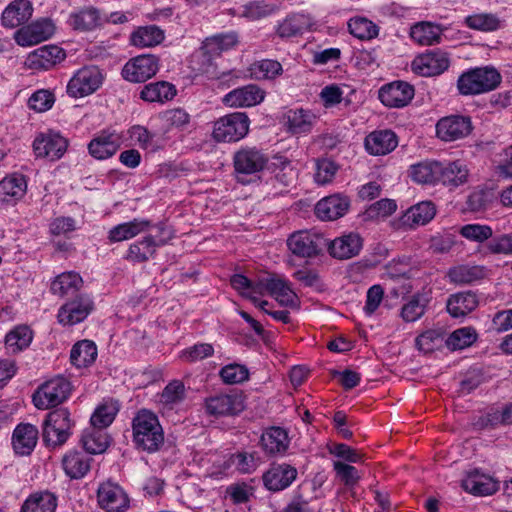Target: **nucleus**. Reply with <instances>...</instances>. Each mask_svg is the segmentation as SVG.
<instances>
[{
  "instance_id": "29",
  "label": "nucleus",
  "mask_w": 512,
  "mask_h": 512,
  "mask_svg": "<svg viewBox=\"0 0 512 512\" xmlns=\"http://www.w3.org/2000/svg\"><path fill=\"white\" fill-rule=\"evenodd\" d=\"M288 131L294 135L308 134L312 131L317 117L310 110L290 109L285 114Z\"/></svg>"
},
{
  "instance_id": "9",
  "label": "nucleus",
  "mask_w": 512,
  "mask_h": 512,
  "mask_svg": "<svg viewBox=\"0 0 512 512\" xmlns=\"http://www.w3.org/2000/svg\"><path fill=\"white\" fill-rule=\"evenodd\" d=\"M93 309L94 302L88 295H77L60 307L58 320L63 325L72 326L85 320Z\"/></svg>"
},
{
  "instance_id": "43",
  "label": "nucleus",
  "mask_w": 512,
  "mask_h": 512,
  "mask_svg": "<svg viewBox=\"0 0 512 512\" xmlns=\"http://www.w3.org/2000/svg\"><path fill=\"white\" fill-rule=\"evenodd\" d=\"M435 214V205L431 201H423L406 211L403 223L410 227L425 225L434 218Z\"/></svg>"
},
{
  "instance_id": "10",
  "label": "nucleus",
  "mask_w": 512,
  "mask_h": 512,
  "mask_svg": "<svg viewBox=\"0 0 512 512\" xmlns=\"http://www.w3.org/2000/svg\"><path fill=\"white\" fill-rule=\"evenodd\" d=\"M99 506L107 512H124L129 507V498L117 483L106 481L97 490Z\"/></svg>"
},
{
  "instance_id": "18",
  "label": "nucleus",
  "mask_w": 512,
  "mask_h": 512,
  "mask_svg": "<svg viewBox=\"0 0 512 512\" xmlns=\"http://www.w3.org/2000/svg\"><path fill=\"white\" fill-rule=\"evenodd\" d=\"M205 410L211 416H232L244 410V403L238 394H219L205 400Z\"/></svg>"
},
{
  "instance_id": "37",
  "label": "nucleus",
  "mask_w": 512,
  "mask_h": 512,
  "mask_svg": "<svg viewBox=\"0 0 512 512\" xmlns=\"http://www.w3.org/2000/svg\"><path fill=\"white\" fill-rule=\"evenodd\" d=\"M478 306V300L475 294L463 292L451 295L447 301V311L454 317H464Z\"/></svg>"
},
{
  "instance_id": "63",
  "label": "nucleus",
  "mask_w": 512,
  "mask_h": 512,
  "mask_svg": "<svg viewBox=\"0 0 512 512\" xmlns=\"http://www.w3.org/2000/svg\"><path fill=\"white\" fill-rule=\"evenodd\" d=\"M54 95L48 90H38L31 95L28 105L36 112H45L54 104Z\"/></svg>"
},
{
  "instance_id": "34",
  "label": "nucleus",
  "mask_w": 512,
  "mask_h": 512,
  "mask_svg": "<svg viewBox=\"0 0 512 512\" xmlns=\"http://www.w3.org/2000/svg\"><path fill=\"white\" fill-rule=\"evenodd\" d=\"M80 443L87 453L101 454L107 450L110 438L103 429L91 425L83 431Z\"/></svg>"
},
{
  "instance_id": "1",
  "label": "nucleus",
  "mask_w": 512,
  "mask_h": 512,
  "mask_svg": "<svg viewBox=\"0 0 512 512\" xmlns=\"http://www.w3.org/2000/svg\"><path fill=\"white\" fill-rule=\"evenodd\" d=\"M133 441L138 449L153 453L164 443V433L158 417L146 409L140 410L132 421Z\"/></svg>"
},
{
  "instance_id": "62",
  "label": "nucleus",
  "mask_w": 512,
  "mask_h": 512,
  "mask_svg": "<svg viewBox=\"0 0 512 512\" xmlns=\"http://www.w3.org/2000/svg\"><path fill=\"white\" fill-rule=\"evenodd\" d=\"M70 436V431L60 430V427H53V425L43 424V441L47 446H60L63 445Z\"/></svg>"
},
{
  "instance_id": "21",
  "label": "nucleus",
  "mask_w": 512,
  "mask_h": 512,
  "mask_svg": "<svg viewBox=\"0 0 512 512\" xmlns=\"http://www.w3.org/2000/svg\"><path fill=\"white\" fill-rule=\"evenodd\" d=\"M350 207L347 196L340 194L330 195L321 199L315 207V214L324 221H333L344 216Z\"/></svg>"
},
{
  "instance_id": "35",
  "label": "nucleus",
  "mask_w": 512,
  "mask_h": 512,
  "mask_svg": "<svg viewBox=\"0 0 512 512\" xmlns=\"http://www.w3.org/2000/svg\"><path fill=\"white\" fill-rule=\"evenodd\" d=\"M269 168L274 174L271 178L272 184L275 188H279V192L283 191L282 188H286L293 183L295 170L286 157L275 156Z\"/></svg>"
},
{
  "instance_id": "33",
  "label": "nucleus",
  "mask_w": 512,
  "mask_h": 512,
  "mask_svg": "<svg viewBox=\"0 0 512 512\" xmlns=\"http://www.w3.org/2000/svg\"><path fill=\"white\" fill-rule=\"evenodd\" d=\"M151 226V222L146 219H133L114 226L108 233V239L111 242H121L129 240L141 233L146 232Z\"/></svg>"
},
{
  "instance_id": "30",
  "label": "nucleus",
  "mask_w": 512,
  "mask_h": 512,
  "mask_svg": "<svg viewBox=\"0 0 512 512\" xmlns=\"http://www.w3.org/2000/svg\"><path fill=\"white\" fill-rule=\"evenodd\" d=\"M238 44V35L235 32L217 34L204 40L201 52L203 56L212 58L220 56L223 52L234 48Z\"/></svg>"
},
{
  "instance_id": "17",
  "label": "nucleus",
  "mask_w": 512,
  "mask_h": 512,
  "mask_svg": "<svg viewBox=\"0 0 512 512\" xmlns=\"http://www.w3.org/2000/svg\"><path fill=\"white\" fill-rule=\"evenodd\" d=\"M413 97L414 87L404 81H394L379 90V99L387 107H404L410 103Z\"/></svg>"
},
{
  "instance_id": "2",
  "label": "nucleus",
  "mask_w": 512,
  "mask_h": 512,
  "mask_svg": "<svg viewBox=\"0 0 512 512\" xmlns=\"http://www.w3.org/2000/svg\"><path fill=\"white\" fill-rule=\"evenodd\" d=\"M502 81L499 71L492 66L477 67L463 72L457 80L461 95H479L496 89Z\"/></svg>"
},
{
  "instance_id": "7",
  "label": "nucleus",
  "mask_w": 512,
  "mask_h": 512,
  "mask_svg": "<svg viewBox=\"0 0 512 512\" xmlns=\"http://www.w3.org/2000/svg\"><path fill=\"white\" fill-rule=\"evenodd\" d=\"M159 69L158 58L154 55H139L129 60L122 69L125 80L139 83L153 77Z\"/></svg>"
},
{
  "instance_id": "41",
  "label": "nucleus",
  "mask_w": 512,
  "mask_h": 512,
  "mask_svg": "<svg viewBox=\"0 0 512 512\" xmlns=\"http://www.w3.org/2000/svg\"><path fill=\"white\" fill-rule=\"evenodd\" d=\"M57 497L49 491L35 492L23 503L21 512H55Z\"/></svg>"
},
{
  "instance_id": "46",
  "label": "nucleus",
  "mask_w": 512,
  "mask_h": 512,
  "mask_svg": "<svg viewBox=\"0 0 512 512\" xmlns=\"http://www.w3.org/2000/svg\"><path fill=\"white\" fill-rule=\"evenodd\" d=\"M442 30L438 25L429 22L417 23L411 27V38L421 45H433L439 43Z\"/></svg>"
},
{
  "instance_id": "60",
  "label": "nucleus",
  "mask_w": 512,
  "mask_h": 512,
  "mask_svg": "<svg viewBox=\"0 0 512 512\" xmlns=\"http://www.w3.org/2000/svg\"><path fill=\"white\" fill-rule=\"evenodd\" d=\"M232 463L236 469L244 474L254 472L260 464V457L256 452H239L232 456Z\"/></svg>"
},
{
  "instance_id": "11",
  "label": "nucleus",
  "mask_w": 512,
  "mask_h": 512,
  "mask_svg": "<svg viewBox=\"0 0 512 512\" xmlns=\"http://www.w3.org/2000/svg\"><path fill=\"white\" fill-rule=\"evenodd\" d=\"M287 245L294 255L311 258L321 252L323 246H326V240L307 231H298L288 238Z\"/></svg>"
},
{
  "instance_id": "14",
  "label": "nucleus",
  "mask_w": 512,
  "mask_h": 512,
  "mask_svg": "<svg viewBox=\"0 0 512 512\" xmlns=\"http://www.w3.org/2000/svg\"><path fill=\"white\" fill-rule=\"evenodd\" d=\"M449 65L450 60L446 52L432 50L416 57L412 62V70L418 75L430 77L442 74Z\"/></svg>"
},
{
  "instance_id": "13",
  "label": "nucleus",
  "mask_w": 512,
  "mask_h": 512,
  "mask_svg": "<svg viewBox=\"0 0 512 512\" xmlns=\"http://www.w3.org/2000/svg\"><path fill=\"white\" fill-rule=\"evenodd\" d=\"M297 469L287 463H272L263 473L264 487L271 492L288 488L297 478Z\"/></svg>"
},
{
  "instance_id": "57",
  "label": "nucleus",
  "mask_w": 512,
  "mask_h": 512,
  "mask_svg": "<svg viewBox=\"0 0 512 512\" xmlns=\"http://www.w3.org/2000/svg\"><path fill=\"white\" fill-rule=\"evenodd\" d=\"M443 342V333L440 330L430 329L420 334L416 340V347L424 352L430 353L441 346Z\"/></svg>"
},
{
  "instance_id": "19",
  "label": "nucleus",
  "mask_w": 512,
  "mask_h": 512,
  "mask_svg": "<svg viewBox=\"0 0 512 512\" xmlns=\"http://www.w3.org/2000/svg\"><path fill=\"white\" fill-rule=\"evenodd\" d=\"M120 146L121 136L118 133L103 130L89 142L88 152L97 160H106L115 155Z\"/></svg>"
},
{
  "instance_id": "25",
  "label": "nucleus",
  "mask_w": 512,
  "mask_h": 512,
  "mask_svg": "<svg viewBox=\"0 0 512 512\" xmlns=\"http://www.w3.org/2000/svg\"><path fill=\"white\" fill-rule=\"evenodd\" d=\"M38 434V429L32 424L17 425L12 435L14 451L22 456L30 455L37 444Z\"/></svg>"
},
{
  "instance_id": "64",
  "label": "nucleus",
  "mask_w": 512,
  "mask_h": 512,
  "mask_svg": "<svg viewBox=\"0 0 512 512\" xmlns=\"http://www.w3.org/2000/svg\"><path fill=\"white\" fill-rule=\"evenodd\" d=\"M214 349L211 344H195L181 352V358L187 362H196L213 355Z\"/></svg>"
},
{
  "instance_id": "52",
  "label": "nucleus",
  "mask_w": 512,
  "mask_h": 512,
  "mask_svg": "<svg viewBox=\"0 0 512 512\" xmlns=\"http://www.w3.org/2000/svg\"><path fill=\"white\" fill-rule=\"evenodd\" d=\"M477 339V333L472 327H463L453 331L445 343L450 350H461L471 346Z\"/></svg>"
},
{
  "instance_id": "40",
  "label": "nucleus",
  "mask_w": 512,
  "mask_h": 512,
  "mask_svg": "<svg viewBox=\"0 0 512 512\" xmlns=\"http://www.w3.org/2000/svg\"><path fill=\"white\" fill-rule=\"evenodd\" d=\"M177 91L173 84L166 81L149 83L143 87L140 98L147 102H160L172 100Z\"/></svg>"
},
{
  "instance_id": "24",
  "label": "nucleus",
  "mask_w": 512,
  "mask_h": 512,
  "mask_svg": "<svg viewBox=\"0 0 512 512\" xmlns=\"http://www.w3.org/2000/svg\"><path fill=\"white\" fill-rule=\"evenodd\" d=\"M33 13L29 0H14L2 12L1 23L7 28H16L27 22Z\"/></svg>"
},
{
  "instance_id": "45",
  "label": "nucleus",
  "mask_w": 512,
  "mask_h": 512,
  "mask_svg": "<svg viewBox=\"0 0 512 512\" xmlns=\"http://www.w3.org/2000/svg\"><path fill=\"white\" fill-rule=\"evenodd\" d=\"M97 357V347L90 340H82L77 342L71 349V363L78 367H86L91 365Z\"/></svg>"
},
{
  "instance_id": "28",
  "label": "nucleus",
  "mask_w": 512,
  "mask_h": 512,
  "mask_svg": "<svg viewBox=\"0 0 512 512\" xmlns=\"http://www.w3.org/2000/svg\"><path fill=\"white\" fill-rule=\"evenodd\" d=\"M92 458L86 454L72 450L62 458V467L65 474L71 479L83 478L91 468Z\"/></svg>"
},
{
  "instance_id": "56",
  "label": "nucleus",
  "mask_w": 512,
  "mask_h": 512,
  "mask_svg": "<svg viewBox=\"0 0 512 512\" xmlns=\"http://www.w3.org/2000/svg\"><path fill=\"white\" fill-rule=\"evenodd\" d=\"M427 300L424 296L414 295L406 304L402 306L401 317L405 322H415L420 319L426 309Z\"/></svg>"
},
{
  "instance_id": "61",
  "label": "nucleus",
  "mask_w": 512,
  "mask_h": 512,
  "mask_svg": "<svg viewBox=\"0 0 512 512\" xmlns=\"http://www.w3.org/2000/svg\"><path fill=\"white\" fill-rule=\"evenodd\" d=\"M460 234L470 241L482 243L492 237L493 231L488 225L467 224L461 227Z\"/></svg>"
},
{
  "instance_id": "53",
  "label": "nucleus",
  "mask_w": 512,
  "mask_h": 512,
  "mask_svg": "<svg viewBox=\"0 0 512 512\" xmlns=\"http://www.w3.org/2000/svg\"><path fill=\"white\" fill-rule=\"evenodd\" d=\"M350 33L361 40H369L378 35V27L364 17H354L348 22Z\"/></svg>"
},
{
  "instance_id": "38",
  "label": "nucleus",
  "mask_w": 512,
  "mask_h": 512,
  "mask_svg": "<svg viewBox=\"0 0 512 512\" xmlns=\"http://www.w3.org/2000/svg\"><path fill=\"white\" fill-rule=\"evenodd\" d=\"M310 17L304 13H291L279 23L277 35L290 38L302 34L310 26Z\"/></svg>"
},
{
  "instance_id": "44",
  "label": "nucleus",
  "mask_w": 512,
  "mask_h": 512,
  "mask_svg": "<svg viewBox=\"0 0 512 512\" xmlns=\"http://www.w3.org/2000/svg\"><path fill=\"white\" fill-rule=\"evenodd\" d=\"M267 285L268 294L274 297L282 306H294L296 304L297 296L285 279L277 275H271Z\"/></svg>"
},
{
  "instance_id": "39",
  "label": "nucleus",
  "mask_w": 512,
  "mask_h": 512,
  "mask_svg": "<svg viewBox=\"0 0 512 512\" xmlns=\"http://www.w3.org/2000/svg\"><path fill=\"white\" fill-rule=\"evenodd\" d=\"M100 11L94 7H86L77 12H74L69 17V25L74 30L90 31L101 24Z\"/></svg>"
},
{
  "instance_id": "59",
  "label": "nucleus",
  "mask_w": 512,
  "mask_h": 512,
  "mask_svg": "<svg viewBox=\"0 0 512 512\" xmlns=\"http://www.w3.org/2000/svg\"><path fill=\"white\" fill-rule=\"evenodd\" d=\"M219 375L226 384H238L248 380L249 371L244 365L234 363L224 366Z\"/></svg>"
},
{
  "instance_id": "8",
  "label": "nucleus",
  "mask_w": 512,
  "mask_h": 512,
  "mask_svg": "<svg viewBox=\"0 0 512 512\" xmlns=\"http://www.w3.org/2000/svg\"><path fill=\"white\" fill-rule=\"evenodd\" d=\"M471 118L451 115L441 118L436 124V134L443 141L451 142L467 137L472 132Z\"/></svg>"
},
{
  "instance_id": "15",
  "label": "nucleus",
  "mask_w": 512,
  "mask_h": 512,
  "mask_svg": "<svg viewBox=\"0 0 512 512\" xmlns=\"http://www.w3.org/2000/svg\"><path fill=\"white\" fill-rule=\"evenodd\" d=\"M54 31L55 27L51 20L41 19L20 28L14 38L20 46H32L49 39Z\"/></svg>"
},
{
  "instance_id": "50",
  "label": "nucleus",
  "mask_w": 512,
  "mask_h": 512,
  "mask_svg": "<svg viewBox=\"0 0 512 512\" xmlns=\"http://www.w3.org/2000/svg\"><path fill=\"white\" fill-rule=\"evenodd\" d=\"M185 392L186 390L183 382L180 380H173L165 386L159 395V403L168 409H173L174 406L178 405L185 399Z\"/></svg>"
},
{
  "instance_id": "42",
  "label": "nucleus",
  "mask_w": 512,
  "mask_h": 512,
  "mask_svg": "<svg viewBox=\"0 0 512 512\" xmlns=\"http://www.w3.org/2000/svg\"><path fill=\"white\" fill-rule=\"evenodd\" d=\"M83 285L82 277L74 272H64L58 275L51 283V291L61 297L75 294Z\"/></svg>"
},
{
  "instance_id": "55",
  "label": "nucleus",
  "mask_w": 512,
  "mask_h": 512,
  "mask_svg": "<svg viewBox=\"0 0 512 512\" xmlns=\"http://www.w3.org/2000/svg\"><path fill=\"white\" fill-rule=\"evenodd\" d=\"M250 73L255 79H272L282 73V65L276 60L264 59L253 63Z\"/></svg>"
},
{
  "instance_id": "26",
  "label": "nucleus",
  "mask_w": 512,
  "mask_h": 512,
  "mask_svg": "<svg viewBox=\"0 0 512 512\" xmlns=\"http://www.w3.org/2000/svg\"><path fill=\"white\" fill-rule=\"evenodd\" d=\"M65 58V52L56 45H45L28 56V64L34 69L48 70Z\"/></svg>"
},
{
  "instance_id": "54",
  "label": "nucleus",
  "mask_w": 512,
  "mask_h": 512,
  "mask_svg": "<svg viewBox=\"0 0 512 512\" xmlns=\"http://www.w3.org/2000/svg\"><path fill=\"white\" fill-rule=\"evenodd\" d=\"M117 412L118 407L115 403L105 402L99 405L92 414L91 425L104 430L114 421Z\"/></svg>"
},
{
  "instance_id": "32",
  "label": "nucleus",
  "mask_w": 512,
  "mask_h": 512,
  "mask_svg": "<svg viewBox=\"0 0 512 512\" xmlns=\"http://www.w3.org/2000/svg\"><path fill=\"white\" fill-rule=\"evenodd\" d=\"M289 443L288 433L281 427H270L261 436L262 447L270 455L284 454Z\"/></svg>"
},
{
  "instance_id": "6",
  "label": "nucleus",
  "mask_w": 512,
  "mask_h": 512,
  "mask_svg": "<svg viewBox=\"0 0 512 512\" xmlns=\"http://www.w3.org/2000/svg\"><path fill=\"white\" fill-rule=\"evenodd\" d=\"M269 157L257 147L245 146L233 157L234 169L237 174L253 175L261 172L268 165Z\"/></svg>"
},
{
  "instance_id": "23",
  "label": "nucleus",
  "mask_w": 512,
  "mask_h": 512,
  "mask_svg": "<svg viewBox=\"0 0 512 512\" xmlns=\"http://www.w3.org/2000/svg\"><path fill=\"white\" fill-rule=\"evenodd\" d=\"M397 145V136L391 130L374 131L365 138L367 152L375 156L386 155L392 152Z\"/></svg>"
},
{
  "instance_id": "4",
  "label": "nucleus",
  "mask_w": 512,
  "mask_h": 512,
  "mask_svg": "<svg viewBox=\"0 0 512 512\" xmlns=\"http://www.w3.org/2000/svg\"><path fill=\"white\" fill-rule=\"evenodd\" d=\"M71 391L70 382L56 377L42 384L33 394L32 400L38 409H49L64 402Z\"/></svg>"
},
{
  "instance_id": "51",
  "label": "nucleus",
  "mask_w": 512,
  "mask_h": 512,
  "mask_svg": "<svg viewBox=\"0 0 512 512\" xmlns=\"http://www.w3.org/2000/svg\"><path fill=\"white\" fill-rule=\"evenodd\" d=\"M32 341V331L26 325H20L11 330L5 337V344L12 353L28 347Z\"/></svg>"
},
{
  "instance_id": "16",
  "label": "nucleus",
  "mask_w": 512,
  "mask_h": 512,
  "mask_svg": "<svg viewBox=\"0 0 512 512\" xmlns=\"http://www.w3.org/2000/svg\"><path fill=\"white\" fill-rule=\"evenodd\" d=\"M265 98V91L255 84L245 85L227 93L222 103L231 108L253 107Z\"/></svg>"
},
{
  "instance_id": "58",
  "label": "nucleus",
  "mask_w": 512,
  "mask_h": 512,
  "mask_svg": "<svg viewBox=\"0 0 512 512\" xmlns=\"http://www.w3.org/2000/svg\"><path fill=\"white\" fill-rule=\"evenodd\" d=\"M465 23L471 29L482 31H494L499 28V19L492 14H476L468 16Z\"/></svg>"
},
{
  "instance_id": "20",
  "label": "nucleus",
  "mask_w": 512,
  "mask_h": 512,
  "mask_svg": "<svg viewBox=\"0 0 512 512\" xmlns=\"http://www.w3.org/2000/svg\"><path fill=\"white\" fill-rule=\"evenodd\" d=\"M169 238L170 235L166 238L158 235H147L129 246L126 259L137 263L146 262L154 256L158 247L167 243Z\"/></svg>"
},
{
  "instance_id": "27",
  "label": "nucleus",
  "mask_w": 512,
  "mask_h": 512,
  "mask_svg": "<svg viewBox=\"0 0 512 512\" xmlns=\"http://www.w3.org/2000/svg\"><path fill=\"white\" fill-rule=\"evenodd\" d=\"M462 488L477 496H486L495 493L498 490V484L492 477L480 473L475 469L469 471L461 482Z\"/></svg>"
},
{
  "instance_id": "22",
  "label": "nucleus",
  "mask_w": 512,
  "mask_h": 512,
  "mask_svg": "<svg viewBox=\"0 0 512 512\" xmlns=\"http://www.w3.org/2000/svg\"><path fill=\"white\" fill-rule=\"evenodd\" d=\"M332 257L346 260L357 256L362 248V238L357 233L345 234L326 243Z\"/></svg>"
},
{
  "instance_id": "49",
  "label": "nucleus",
  "mask_w": 512,
  "mask_h": 512,
  "mask_svg": "<svg viewBox=\"0 0 512 512\" xmlns=\"http://www.w3.org/2000/svg\"><path fill=\"white\" fill-rule=\"evenodd\" d=\"M277 7L265 0L248 2L241 7L239 15L251 21L266 18L275 13Z\"/></svg>"
},
{
  "instance_id": "12",
  "label": "nucleus",
  "mask_w": 512,
  "mask_h": 512,
  "mask_svg": "<svg viewBox=\"0 0 512 512\" xmlns=\"http://www.w3.org/2000/svg\"><path fill=\"white\" fill-rule=\"evenodd\" d=\"M68 141L57 132L40 133L33 142L34 153L37 157L60 159L67 150Z\"/></svg>"
},
{
  "instance_id": "31",
  "label": "nucleus",
  "mask_w": 512,
  "mask_h": 512,
  "mask_svg": "<svg viewBox=\"0 0 512 512\" xmlns=\"http://www.w3.org/2000/svg\"><path fill=\"white\" fill-rule=\"evenodd\" d=\"M439 170L438 182H441L447 187H458L467 181L468 169L460 160L446 164L439 162Z\"/></svg>"
},
{
  "instance_id": "48",
  "label": "nucleus",
  "mask_w": 512,
  "mask_h": 512,
  "mask_svg": "<svg viewBox=\"0 0 512 512\" xmlns=\"http://www.w3.org/2000/svg\"><path fill=\"white\" fill-rule=\"evenodd\" d=\"M439 162L426 161L411 166V178L420 184H433L439 179Z\"/></svg>"
},
{
  "instance_id": "47",
  "label": "nucleus",
  "mask_w": 512,
  "mask_h": 512,
  "mask_svg": "<svg viewBox=\"0 0 512 512\" xmlns=\"http://www.w3.org/2000/svg\"><path fill=\"white\" fill-rule=\"evenodd\" d=\"M163 39V31L155 25L140 27L131 35V43L136 47H152Z\"/></svg>"
},
{
  "instance_id": "3",
  "label": "nucleus",
  "mask_w": 512,
  "mask_h": 512,
  "mask_svg": "<svg viewBox=\"0 0 512 512\" xmlns=\"http://www.w3.org/2000/svg\"><path fill=\"white\" fill-rule=\"evenodd\" d=\"M249 125L246 113H230L214 122L212 137L216 142H237L248 134Z\"/></svg>"
},
{
  "instance_id": "5",
  "label": "nucleus",
  "mask_w": 512,
  "mask_h": 512,
  "mask_svg": "<svg viewBox=\"0 0 512 512\" xmlns=\"http://www.w3.org/2000/svg\"><path fill=\"white\" fill-rule=\"evenodd\" d=\"M103 75L97 66H84L79 69L67 84V93L74 98L94 93L102 84Z\"/></svg>"
},
{
  "instance_id": "36",
  "label": "nucleus",
  "mask_w": 512,
  "mask_h": 512,
  "mask_svg": "<svg viewBox=\"0 0 512 512\" xmlns=\"http://www.w3.org/2000/svg\"><path fill=\"white\" fill-rule=\"evenodd\" d=\"M27 189L25 177L21 174H12L0 182V201L15 202L21 199Z\"/></svg>"
}]
</instances>
